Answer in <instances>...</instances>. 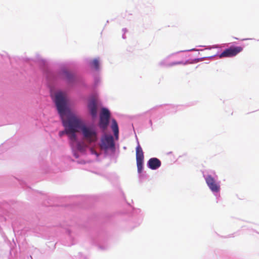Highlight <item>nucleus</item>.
<instances>
[{
  "label": "nucleus",
  "instance_id": "nucleus-1",
  "mask_svg": "<svg viewBox=\"0 0 259 259\" xmlns=\"http://www.w3.org/2000/svg\"><path fill=\"white\" fill-rule=\"evenodd\" d=\"M54 101L61 117L63 125L65 127L66 134L69 135L72 141H76L77 138L75 133L79 130L80 118L71 113L67 108V99L65 93H56Z\"/></svg>",
  "mask_w": 259,
  "mask_h": 259
},
{
  "label": "nucleus",
  "instance_id": "nucleus-2",
  "mask_svg": "<svg viewBox=\"0 0 259 259\" xmlns=\"http://www.w3.org/2000/svg\"><path fill=\"white\" fill-rule=\"evenodd\" d=\"M80 124L79 130L81 131L84 139L90 143L96 141L97 140V134L95 130L93 128L85 126L81 119Z\"/></svg>",
  "mask_w": 259,
  "mask_h": 259
},
{
  "label": "nucleus",
  "instance_id": "nucleus-3",
  "mask_svg": "<svg viewBox=\"0 0 259 259\" xmlns=\"http://www.w3.org/2000/svg\"><path fill=\"white\" fill-rule=\"evenodd\" d=\"M243 48L240 46L231 47L225 50L220 55V58L232 57L242 52Z\"/></svg>",
  "mask_w": 259,
  "mask_h": 259
},
{
  "label": "nucleus",
  "instance_id": "nucleus-4",
  "mask_svg": "<svg viewBox=\"0 0 259 259\" xmlns=\"http://www.w3.org/2000/svg\"><path fill=\"white\" fill-rule=\"evenodd\" d=\"M101 148L107 151L111 149L112 151L115 150V145L113 138L112 136H106L102 139Z\"/></svg>",
  "mask_w": 259,
  "mask_h": 259
},
{
  "label": "nucleus",
  "instance_id": "nucleus-5",
  "mask_svg": "<svg viewBox=\"0 0 259 259\" xmlns=\"http://www.w3.org/2000/svg\"><path fill=\"white\" fill-rule=\"evenodd\" d=\"M205 181L208 187L212 192H218L220 191V185L211 176H207L205 178Z\"/></svg>",
  "mask_w": 259,
  "mask_h": 259
},
{
  "label": "nucleus",
  "instance_id": "nucleus-6",
  "mask_svg": "<svg viewBox=\"0 0 259 259\" xmlns=\"http://www.w3.org/2000/svg\"><path fill=\"white\" fill-rule=\"evenodd\" d=\"M88 109L93 119L97 117V104L95 100H91L88 104Z\"/></svg>",
  "mask_w": 259,
  "mask_h": 259
},
{
  "label": "nucleus",
  "instance_id": "nucleus-7",
  "mask_svg": "<svg viewBox=\"0 0 259 259\" xmlns=\"http://www.w3.org/2000/svg\"><path fill=\"white\" fill-rule=\"evenodd\" d=\"M161 163L157 158H151L148 161V166L151 169H156L161 166Z\"/></svg>",
  "mask_w": 259,
  "mask_h": 259
},
{
  "label": "nucleus",
  "instance_id": "nucleus-8",
  "mask_svg": "<svg viewBox=\"0 0 259 259\" xmlns=\"http://www.w3.org/2000/svg\"><path fill=\"white\" fill-rule=\"evenodd\" d=\"M136 160H144V156L143 150L139 144L136 147Z\"/></svg>",
  "mask_w": 259,
  "mask_h": 259
},
{
  "label": "nucleus",
  "instance_id": "nucleus-9",
  "mask_svg": "<svg viewBox=\"0 0 259 259\" xmlns=\"http://www.w3.org/2000/svg\"><path fill=\"white\" fill-rule=\"evenodd\" d=\"M109 118H106L105 117H100V126L103 130L106 128L108 123Z\"/></svg>",
  "mask_w": 259,
  "mask_h": 259
},
{
  "label": "nucleus",
  "instance_id": "nucleus-10",
  "mask_svg": "<svg viewBox=\"0 0 259 259\" xmlns=\"http://www.w3.org/2000/svg\"><path fill=\"white\" fill-rule=\"evenodd\" d=\"M112 129L115 136H117L119 132L118 127L117 123L115 119H112Z\"/></svg>",
  "mask_w": 259,
  "mask_h": 259
},
{
  "label": "nucleus",
  "instance_id": "nucleus-11",
  "mask_svg": "<svg viewBox=\"0 0 259 259\" xmlns=\"http://www.w3.org/2000/svg\"><path fill=\"white\" fill-rule=\"evenodd\" d=\"M110 114L109 111L106 108H102L100 114V117H105L106 118H109Z\"/></svg>",
  "mask_w": 259,
  "mask_h": 259
},
{
  "label": "nucleus",
  "instance_id": "nucleus-12",
  "mask_svg": "<svg viewBox=\"0 0 259 259\" xmlns=\"http://www.w3.org/2000/svg\"><path fill=\"white\" fill-rule=\"evenodd\" d=\"M138 171L141 173L143 170L144 160H136Z\"/></svg>",
  "mask_w": 259,
  "mask_h": 259
},
{
  "label": "nucleus",
  "instance_id": "nucleus-13",
  "mask_svg": "<svg viewBox=\"0 0 259 259\" xmlns=\"http://www.w3.org/2000/svg\"><path fill=\"white\" fill-rule=\"evenodd\" d=\"M92 67H94L96 69H98L99 67V61L97 59L94 60L91 64Z\"/></svg>",
  "mask_w": 259,
  "mask_h": 259
},
{
  "label": "nucleus",
  "instance_id": "nucleus-14",
  "mask_svg": "<svg viewBox=\"0 0 259 259\" xmlns=\"http://www.w3.org/2000/svg\"><path fill=\"white\" fill-rule=\"evenodd\" d=\"M64 75L69 81H70L71 79L73 77V75L68 71L64 72Z\"/></svg>",
  "mask_w": 259,
  "mask_h": 259
},
{
  "label": "nucleus",
  "instance_id": "nucleus-15",
  "mask_svg": "<svg viewBox=\"0 0 259 259\" xmlns=\"http://www.w3.org/2000/svg\"><path fill=\"white\" fill-rule=\"evenodd\" d=\"M180 64H182V63L181 62H174V63H171L170 65H175Z\"/></svg>",
  "mask_w": 259,
  "mask_h": 259
},
{
  "label": "nucleus",
  "instance_id": "nucleus-16",
  "mask_svg": "<svg viewBox=\"0 0 259 259\" xmlns=\"http://www.w3.org/2000/svg\"><path fill=\"white\" fill-rule=\"evenodd\" d=\"M65 133H66L65 130L64 131H61L59 133V135L60 137H62Z\"/></svg>",
  "mask_w": 259,
  "mask_h": 259
}]
</instances>
